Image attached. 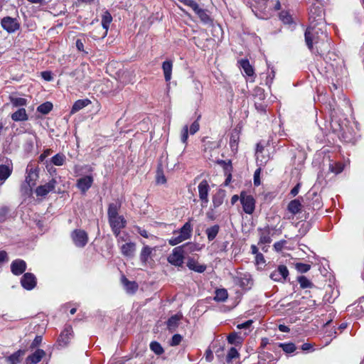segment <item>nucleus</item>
I'll list each match as a JSON object with an SVG mask.
<instances>
[{
  "instance_id": "1",
  "label": "nucleus",
  "mask_w": 364,
  "mask_h": 364,
  "mask_svg": "<svg viewBox=\"0 0 364 364\" xmlns=\"http://www.w3.org/2000/svg\"><path fill=\"white\" fill-rule=\"evenodd\" d=\"M309 20L310 25L304 33L306 44L312 53L321 55L329 48L323 18L320 16L316 20L311 15Z\"/></svg>"
},
{
  "instance_id": "2",
  "label": "nucleus",
  "mask_w": 364,
  "mask_h": 364,
  "mask_svg": "<svg viewBox=\"0 0 364 364\" xmlns=\"http://www.w3.org/2000/svg\"><path fill=\"white\" fill-rule=\"evenodd\" d=\"M193 228L190 220L186 222L179 230L178 235L171 237L168 240V244L171 246H175L186 240L191 237Z\"/></svg>"
},
{
  "instance_id": "3",
  "label": "nucleus",
  "mask_w": 364,
  "mask_h": 364,
  "mask_svg": "<svg viewBox=\"0 0 364 364\" xmlns=\"http://www.w3.org/2000/svg\"><path fill=\"white\" fill-rule=\"evenodd\" d=\"M71 238L73 244L78 248H83L88 242V235L86 231L82 229H76L71 233Z\"/></svg>"
},
{
  "instance_id": "4",
  "label": "nucleus",
  "mask_w": 364,
  "mask_h": 364,
  "mask_svg": "<svg viewBox=\"0 0 364 364\" xmlns=\"http://www.w3.org/2000/svg\"><path fill=\"white\" fill-rule=\"evenodd\" d=\"M243 210L247 214H252L255 208V200L252 196L242 192L240 196Z\"/></svg>"
},
{
  "instance_id": "5",
  "label": "nucleus",
  "mask_w": 364,
  "mask_h": 364,
  "mask_svg": "<svg viewBox=\"0 0 364 364\" xmlns=\"http://www.w3.org/2000/svg\"><path fill=\"white\" fill-rule=\"evenodd\" d=\"M112 21V16L111 14L108 11H105L102 16V33H100L99 35L92 34V37L94 39L105 38L106 36L107 35L109 26V24L111 23Z\"/></svg>"
},
{
  "instance_id": "6",
  "label": "nucleus",
  "mask_w": 364,
  "mask_h": 364,
  "mask_svg": "<svg viewBox=\"0 0 364 364\" xmlns=\"http://www.w3.org/2000/svg\"><path fill=\"white\" fill-rule=\"evenodd\" d=\"M184 253L181 247H175L168 257V262L176 267H181L183 264Z\"/></svg>"
},
{
  "instance_id": "7",
  "label": "nucleus",
  "mask_w": 364,
  "mask_h": 364,
  "mask_svg": "<svg viewBox=\"0 0 364 364\" xmlns=\"http://www.w3.org/2000/svg\"><path fill=\"white\" fill-rule=\"evenodd\" d=\"M109 225L115 236H118L120 233L121 229L124 228L126 225V220L122 215L111 218L108 219Z\"/></svg>"
},
{
  "instance_id": "8",
  "label": "nucleus",
  "mask_w": 364,
  "mask_h": 364,
  "mask_svg": "<svg viewBox=\"0 0 364 364\" xmlns=\"http://www.w3.org/2000/svg\"><path fill=\"white\" fill-rule=\"evenodd\" d=\"M198 196L202 202V205H206L209 202L208 194L210 191V186L206 180H203L198 186Z\"/></svg>"
},
{
  "instance_id": "9",
  "label": "nucleus",
  "mask_w": 364,
  "mask_h": 364,
  "mask_svg": "<svg viewBox=\"0 0 364 364\" xmlns=\"http://www.w3.org/2000/svg\"><path fill=\"white\" fill-rule=\"evenodd\" d=\"M289 275V270L284 265H279L277 269L272 272L270 278L276 282H284Z\"/></svg>"
},
{
  "instance_id": "10",
  "label": "nucleus",
  "mask_w": 364,
  "mask_h": 364,
  "mask_svg": "<svg viewBox=\"0 0 364 364\" xmlns=\"http://www.w3.org/2000/svg\"><path fill=\"white\" fill-rule=\"evenodd\" d=\"M1 26L9 33H13L19 28V23L16 18L6 16L2 18Z\"/></svg>"
},
{
  "instance_id": "11",
  "label": "nucleus",
  "mask_w": 364,
  "mask_h": 364,
  "mask_svg": "<svg viewBox=\"0 0 364 364\" xmlns=\"http://www.w3.org/2000/svg\"><path fill=\"white\" fill-rule=\"evenodd\" d=\"M21 284L24 289L31 290L36 286V278L32 273H25L21 277Z\"/></svg>"
},
{
  "instance_id": "12",
  "label": "nucleus",
  "mask_w": 364,
  "mask_h": 364,
  "mask_svg": "<svg viewBox=\"0 0 364 364\" xmlns=\"http://www.w3.org/2000/svg\"><path fill=\"white\" fill-rule=\"evenodd\" d=\"M92 183V177L90 176H86L77 179L76 186L82 193H85L86 191L91 187Z\"/></svg>"
},
{
  "instance_id": "13",
  "label": "nucleus",
  "mask_w": 364,
  "mask_h": 364,
  "mask_svg": "<svg viewBox=\"0 0 364 364\" xmlns=\"http://www.w3.org/2000/svg\"><path fill=\"white\" fill-rule=\"evenodd\" d=\"M26 269V263L22 259H15L11 264V270L14 275H20L23 274Z\"/></svg>"
},
{
  "instance_id": "14",
  "label": "nucleus",
  "mask_w": 364,
  "mask_h": 364,
  "mask_svg": "<svg viewBox=\"0 0 364 364\" xmlns=\"http://www.w3.org/2000/svg\"><path fill=\"white\" fill-rule=\"evenodd\" d=\"M55 183V181L53 179L44 185L39 186L36 189V195L38 196H46L50 191L54 189Z\"/></svg>"
},
{
  "instance_id": "15",
  "label": "nucleus",
  "mask_w": 364,
  "mask_h": 364,
  "mask_svg": "<svg viewBox=\"0 0 364 364\" xmlns=\"http://www.w3.org/2000/svg\"><path fill=\"white\" fill-rule=\"evenodd\" d=\"M45 355L46 352L43 350L37 349L33 353L26 358V364H37Z\"/></svg>"
},
{
  "instance_id": "16",
  "label": "nucleus",
  "mask_w": 364,
  "mask_h": 364,
  "mask_svg": "<svg viewBox=\"0 0 364 364\" xmlns=\"http://www.w3.org/2000/svg\"><path fill=\"white\" fill-rule=\"evenodd\" d=\"M136 251V244L134 242H127L122 245V254L127 257H133Z\"/></svg>"
},
{
  "instance_id": "17",
  "label": "nucleus",
  "mask_w": 364,
  "mask_h": 364,
  "mask_svg": "<svg viewBox=\"0 0 364 364\" xmlns=\"http://www.w3.org/2000/svg\"><path fill=\"white\" fill-rule=\"evenodd\" d=\"M26 173L27 176H26L25 181L28 184V186H32L33 187L38 178V173L36 170L33 168H29L28 167L26 168Z\"/></svg>"
},
{
  "instance_id": "18",
  "label": "nucleus",
  "mask_w": 364,
  "mask_h": 364,
  "mask_svg": "<svg viewBox=\"0 0 364 364\" xmlns=\"http://www.w3.org/2000/svg\"><path fill=\"white\" fill-rule=\"evenodd\" d=\"M225 198V191L222 189L218 190L212 198L213 208L220 206L223 203Z\"/></svg>"
},
{
  "instance_id": "19",
  "label": "nucleus",
  "mask_w": 364,
  "mask_h": 364,
  "mask_svg": "<svg viewBox=\"0 0 364 364\" xmlns=\"http://www.w3.org/2000/svg\"><path fill=\"white\" fill-rule=\"evenodd\" d=\"M155 248H151L148 245H145L143 247V248L141 250L140 255H139L140 260H141V263H143L144 264H146L147 263L148 259H149V258L151 257L152 251Z\"/></svg>"
},
{
  "instance_id": "20",
  "label": "nucleus",
  "mask_w": 364,
  "mask_h": 364,
  "mask_svg": "<svg viewBox=\"0 0 364 364\" xmlns=\"http://www.w3.org/2000/svg\"><path fill=\"white\" fill-rule=\"evenodd\" d=\"M172 68L173 63L170 60L164 61L162 64L164 78L166 82H168L171 79Z\"/></svg>"
},
{
  "instance_id": "21",
  "label": "nucleus",
  "mask_w": 364,
  "mask_h": 364,
  "mask_svg": "<svg viewBox=\"0 0 364 364\" xmlns=\"http://www.w3.org/2000/svg\"><path fill=\"white\" fill-rule=\"evenodd\" d=\"M258 364H275V360L271 353L262 352L259 355Z\"/></svg>"
},
{
  "instance_id": "22",
  "label": "nucleus",
  "mask_w": 364,
  "mask_h": 364,
  "mask_svg": "<svg viewBox=\"0 0 364 364\" xmlns=\"http://www.w3.org/2000/svg\"><path fill=\"white\" fill-rule=\"evenodd\" d=\"M121 281L127 292L134 293L137 290L138 285L135 282L129 281L124 276H122Z\"/></svg>"
},
{
  "instance_id": "23",
  "label": "nucleus",
  "mask_w": 364,
  "mask_h": 364,
  "mask_svg": "<svg viewBox=\"0 0 364 364\" xmlns=\"http://www.w3.org/2000/svg\"><path fill=\"white\" fill-rule=\"evenodd\" d=\"M302 205L298 199L292 200L288 204L287 209L293 215H296L301 211Z\"/></svg>"
},
{
  "instance_id": "24",
  "label": "nucleus",
  "mask_w": 364,
  "mask_h": 364,
  "mask_svg": "<svg viewBox=\"0 0 364 364\" xmlns=\"http://www.w3.org/2000/svg\"><path fill=\"white\" fill-rule=\"evenodd\" d=\"M220 231V226L218 225H214L205 230V234L209 241H213L218 235Z\"/></svg>"
},
{
  "instance_id": "25",
  "label": "nucleus",
  "mask_w": 364,
  "mask_h": 364,
  "mask_svg": "<svg viewBox=\"0 0 364 364\" xmlns=\"http://www.w3.org/2000/svg\"><path fill=\"white\" fill-rule=\"evenodd\" d=\"M193 11L200 18V21L204 23H209L211 22V18L207 14L206 11L203 9H200L198 4L197 5V9H193Z\"/></svg>"
},
{
  "instance_id": "26",
  "label": "nucleus",
  "mask_w": 364,
  "mask_h": 364,
  "mask_svg": "<svg viewBox=\"0 0 364 364\" xmlns=\"http://www.w3.org/2000/svg\"><path fill=\"white\" fill-rule=\"evenodd\" d=\"M11 119L15 122L26 121L28 116L24 108H19L16 112L11 114Z\"/></svg>"
},
{
  "instance_id": "27",
  "label": "nucleus",
  "mask_w": 364,
  "mask_h": 364,
  "mask_svg": "<svg viewBox=\"0 0 364 364\" xmlns=\"http://www.w3.org/2000/svg\"><path fill=\"white\" fill-rule=\"evenodd\" d=\"M90 103V100L88 99H83V100H77L74 105H73L72 109H71V114H74L82 108L85 107Z\"/></svg>"
},
{
  "instance_id": "28",
  "label": "nucleus",
  "mask_w": 364,
  "mask_h": 364,
  "mask_svg": "<svg viewBox=\"0 0 364 364\" xmlns=\"http://www.w3.org/2000/svg\"><path fill=\"white\" fill-rule=\"evenodd\" d=\"M120 206V203H112L109 205L107 210L108 219L119 215L118 212Z\"/></svg>"
},
{
  "instance_id": "29",
  "label": "nucleus",
  "mask_w": 364,
  "mask_h": 364,
  "mask_svg": "<svg viewBox=\"0 0 364 364\" xmlns=\"http://www.w3.org/2000/svg\"><path fill=\"white\" fill-rule=\"evenodd\" d=\"M183 250L184 255H188L189 253L198 251L200 250L198 245L193 242H187L183 245L178 246Z\"/></svg>"
},
{
  "instance_id": "30",
  "label": "nucleus",
  "mask_w": 364,
  "mask_h": 364,
  "mask_svg": "<svg viewBox=\"0 0 364 364\" xmlns=\"http://www.w3.org/2000/svg\"><path fill=\"white\" fill-rule=\"evenodd\" d=\"M240 67L243 69L245 73L248 76H252L254 74V70L250 62L247 59H242L239 61Z\"/></svg>"
},
{
  "instance_id": "31",
  "label": "nucleus",
  "mask_w": 364,
  "mask_h": 364,
  "mask_svg": "<svg viewBox=\"0 0 364 364\" xmlns=\"http://www.w3.org/2000/svg\"><path fill=\"white\" fill-rule=\"evenodd\" d=\"M218 164L223 165V168L225 170V173L226 175H228L227 178L225 181V185L227 186L230 183L231 180V170H232V165L230 161H228V163L225 161H218Z\"/></svg>"
},
{
  "instance_id": "32",
  "label": "nucleus",
  "mask_w": 364,
  "mask_h": 364,
  "mask_svg": "<svg viewBox=\"0 0 364 364\" xmlns=\"http://www.w3.org/2000/svg\"><path fill=\"white\" fill-rule=\"evenodd\" d=\"M25 351L22 350H18L10 356L7 358V360L11 364H17L21 362V357L24 355Z\"/></svg>"
},
{
  "instance_id": "33",
  "label": "nucleus",
  "mask_w": 364,
  "mask_h": 364,
  "mask_svg": "<svg viewBox=\"0 0 364 364\" xmlns=\"http://www.w3.org/2000/svg\"><path fill=\"white\" fill-rule=\"evenodd\" d=\"M187 266L190 269L199 273L203 272L206 269L205 266L197 263L193 259H189L187 263Z\"/></svg>"
},
{
  "instance_id": "34",
  "label": "nucleus",
  "mask_w": 364,
  "mask_h": 364,
  "mask_svg": "<svg viewBox=\"0 0 364 364\" xmlns=\"http://www.w3.org/2000/svg\"><path fill=\"white\" fill-rule=\"evenodd\" d=\"M12 168L6 165H0V181H5L11 174Z\"/></svg>"
},
{
  "instance_id": "35",
  "label": "nucleus",
  "mask_w": 364,
  "mask_h": 364,
  "mask_svg": "<svg viewBox=\"0 0 364 364\" xmlns=\"http://www.w3.org/2000/svg\"><path fill=\"white\" fill-rule=\"evenodd\" d=\"M72 77L75 78L73 82H75V84L78 85L84 81L85 75L82 68H77L73 72Z\"/></svg>"
},
{
  "instance_id": "36",
  "label": "nucleus",
  "mask_w": 364,
  "mask_h": 364,
  "mask_svg": "<svg viewBox=\"0 0 364 364\" xmlns=\"http://www.w3.org/2000/svg\"><path fill=\"white\" fill-rule=\"evenodd\" d=\"M58 346L65 348L68 343V331L65 329L59 336L57 341Z\"/></svg>"
},
{
  "instance_id": "37",
  "label": "nucleus",
  "mask_w": 364,
  "mask_h": 364,
  "mask_svg": "<svg viewBox=\"0 0 364 364\" xmlns=\"http://www.w3.org/2000/svg\"><path fill=\"white\" fill-rule=\"evenodd\" d=\"M228 296V294L226 289H220L215 291V296L214 299L217 301H225Z\"/></svg>"
},
{
  "instance_id": "38",
  "label": "nucleus",
  "mask_w": 364,
  "mask_h": 364,
  "mask_svg": "<svg viewBox=\"0 0 364 364\" xmlns=\"http://www.w3.org/2000/svg\"><path fill=\"white\" fill-rule=\"evenodd\" d=\"M297 280L302 289L313 288L314 287V284L304 276L299 277Z\"/></svg>"
},
{
  "instance_id": "39",
  "label": "nucleus",
  "mask_w": 364,
  "mask_h": 364,
  "mask_svg": "<svg viewBox=\"0 0 364 364\" xmlns=\"http://www.w3.org/2000/svg\"><path fill=\"white\" fill-rule=\"evenodd\" d=\"M52 108L53 104L50 102H46L39 105L37 108V111L43 114H46L51 111Z\"/></svg>"
},
{
  "instance_id": "40",
  "label": "nucleus",
  "mask_w": 364,
  "mask_h": 364,
  "mask_svg": "<svg viewBox=\"0 0 364 364\" xmlns=\"http://www.w3.org/2000/svg\"><path fill=\"white\" fill-rule=\"evenodd\" d=\"M65 156L63 154H57L51 158L52 163L55 166H61L65 161Z\"/></svg>"
},
{
  "instance_id": "41",
  "label": "nucleus",
  "mask_w": 364,
  "mask_h": 364,
  "mask_svg": "<svg viewBox=\"0 0 364 364\" xmlns=\"http://www.w3.org/2000/svg\"><path fill=\"white\" fill-rule=\"evenodd\" d=\"M272 241L269 236V230L267 228L266 230H263L260 235L259 242L262 244L270 243Z\"/></svg>"
},
{
  "instance_id": "42",
  "label": "nucleus",
  "mask_w": 364,
  "mask_h": 364,
  "mask_svg": "<svg viewBox=\"0 0 364 364\" xmlns=\"http://www.w3.org/2000/svg\"><path fill=\"white\" fill-rule=\"evenodd\" d=\"M86 42V39L84 36L78 37L75 41V46L78 51L83 52L87 54V52L84 50V44Z\"/></svg>"
},
{
  "instance_id": "43",
  "label": "nucleus",
  "mask_w": 364,
  "mask_h": 364,
  "mask_svg": "<svg viewBox=\"0 0 364 364\" xmlns=\"http://www.w3.org/2000/svg\"><path fill=\"white\" fill-rule=\"evenodd\" d=\"M151 350L156 355H161L164 353V349L161 344L156 341H153L150 343Z\"/></svg>"
},
{
  "instance_id": "44",
  "label": "nucleus",
  "mask_w": 364,
  "mask_h": 364,
  "mask_svg": "<svg viewBox=\"0 0 364 364\" xmlns=\"http://www.w3.org/2000/svg\"><path fill=\"white\" fill-rule=\"evenodd\" d=\"M180 317L177 315L172 316L167 321V326L169 330L175 328L178 326Z\"/></svg>"
},
{
  "instance_id": "45",
  "label": "nucleus",
  "mask_w": 364,
  "mask_h": 364,
  "mask_svg": "<svg viewBox=\"0 0 364 364\" xmlns=\"http://www.w3.org/2000/svg\"><path fill=\"white\" fill-rule=\"evenodd\" d=\"M279 347L287 353H293L296 350V346L293 343H279Z\"/></svg>"
},
{
  "instance_id": "46",
  "label": "nucleus",
  "mask_w": 364,
  "mask_h": 364,
  "mask_svg": "<svg viewBox=\"0 0 364 364\" xmlns=\"http://www.w3.org/2000/svg\"><path fill=\"white\" fill-rule=\"evenodd\" d=\"M239 357V353L235 348H231L226 356V362L227 363H231L232 359L237 358Z\"/></svg>"
},
{
  "instance_id": "47",
  "label": "nucleus",
  "mask_w": 364,
  "mask_h": 364,
  "mask_svg": "<svg viewBox=\"0 0 364 364\" xmlns=\"http://www.w3.org/2000/svg\"><path fill=\"white\" fill-rule=\"evenodd\" d=\"M228 341L231 344L240 343L242 338L235 332H232L228 336Z\"/></svg>"
},
{
  "instance_id": "48",
  "label": "nucleus",
  "mask_w": 364,
  "mask_h": 364,
  "mask_svg": "<svg viewBox=\"0 0 364 364\" xmlns=\"http://www.w3.org/2000/svg\"><path fill=\"white\" fill-rule=\"evenodd\" d=\"M11 102L15 107H21L26 105L27 100L22 97H11Z\"/></svg>"
},
{
  "instance_id": "49",
  "label": "nucleus",
  "mask_w": 364,
  "mask_h": 364,
  "mask_svg": "<svg viewBox=\"0 0 364 364\" xmlns=\"http://www.w3.org/2000/svg\"><path fill=\"white\" fill-rule=\"evenodd\" d=\"M295 267L298 272L304 273L308 272L311 269V265L309 264L298 262L295 264Z\"/></svg>"
},
{
  "instance_id": "50",
  "label": "nucleus",
  "mask_w": 364,
  "mask_h": 364,
  "mask_svg": "<svg viewBox=\"0 0 364 364\" xmlns=\"http://www.w3.org/2000/svg\"><path fill=\"white\" fill-rule=\"evenodd\" d=\"M9 211V208L6 206H2L0 208V223L4 222L6 220Z\"/></svg>"
},
{
  "instance_id": "51",
  "label": "nucleus",
  "mask_w": 364,
  "mask_h": 364,
  "mask_svg": "<svg viewBox=\"0 0 364 364\" xmlns=\"http://www.w3.org/2000/svg\"><path fill=\"white\" fill-rule=\"evenodd\" d=\"M32 186H28V184L25 181L24 183L21 185V191L23 194L29 195L32 192Z\"/></svg>"
},
{
  "instance_id": "52",
  "label": "nucleus",
  "mask_w": 364,
  "mask_h": 364,
  "mask_svg": "<svg viewBox=\"0 0 364 364\" xmlns=\"http://www.w3.org/2000/svg\"><path fill=\"white\" fill-rule=\"evenodd\" d=\"M182 341V336L180 334H175L173 336L170 345L172 346H175L178 345Z\"/></svg>"
},
{
  "instance_id": "53",
  "label": "nucleus",
  "mask_w": 364,
  "mask_h": 364,
  "mask_svg": "<svg viewBox=\"0 0 364 364\" xmlns=\"http://www.w3.org/2000/svg\"><path fill=\"white\" fill-rule=\"evenodd\" d=\"M188 137V126L186 125L183 127V128L182 129L181 141L183 144H186L187 141Z\"/></svg>"
},
{
  "instance_id": "54",
  "label": "nucleus",
  "mask_w": 364,
  "mask_h": 364,
  "mask_svg": "<svg viewBox=\"0 0 364 364\" xmlns=\"http://www.w3.org/2000/svg\"><path fill=\"white\" fill-rule=\"evenodd\" d=\"M260 172H261V168H257L254 173V184L256 186H258L260 185V178H259Z\"/></svg>"
},
{
  "instance_id": "55",
  "label": "nucleus",
  "mask_w": 364,
  "mask_h": 364,
  "mask_svg": "<svg viewBox=\"0 0 364 364\" xmlns=\"http://www.w3.org/2000/svg\"><path fill=\"white\" fill-rule=\"evenodd\" d=\"M42 340H43V338H42L41 336H36V338H34V340L33 341V342L31 344V348H35L37 346H38L41 343Z\"/></svg>"
},
{
  "instance_id": "56",
  "label": "nucleus",
  "mask_w": 364,
  "mask_h": 364,
  "mask_svg": "<svg viewBox=\"0 0 364 364\" xmlns=\"http://www.w3.org/2000/svg\"><path fill=\"white\" fill-rule=\"evenodd\" d=\"M41 77L46 81H51L53 80L52 73L50 71H43L41 73Z\"/></svg>"
},
{
  "instance_id": "57",
  "label": "nucleus",
  "mask_w": 364,
  "mask_h": 364,
  "mask_svg": "<svg viewBox=\"0 0 364 364\" xmlns=\"http://www.w3.org/2000/svg\"><path fill=\"white\" fill-rule=\"evenodd\" d=\"M199 123L197 121H195L192 123L190 127V133L191 134H194L199 129Z\"/></svg>"
},
{
  "instance_id": "58",
  "label": "nucleus",
  "mask_w": 364,
  "mask_h": 364,
  "mask_svg": "<svg viewBox=\"0 0 364 364\" xmlns=\"http://www.w3.org/2000/svg\"><path fill=\"white\" fill-rule=\"evenodd\" d=\"M252 323H253L252 320H248L242 323L238 324L237 326V328L239 329L249 328L251 326V325L252 324Z\"/></svg>"
},
{
  "instance_id": "59",
  "label": "nucleus",
  "mask_w": 364,
  "mask_h": 364,
  "mask_svg": "<svg viewBox=\"0 0 364 364\" xmlns=\"http://www.w3.org/2000/svg\"><path fill=\"white\" fill-rule=\"evenodd\" d=\"M254 95L258 96L260 100L264 99V90L260 87H256L254 90Z\"/></svg>"
},
{
  "instance_id": "60",
  "label": "nucleus",
  "mask_w": 364,
  "mask_h": 364,
  "mask_svg": "<svg viewBox=\"0 0 364 364\" xmlns=\"http://www.w3.org/2000/svg\"><path fill=\"white\" fill-rule=\"evenodd\" d=\"M255 259L257 264H264L265 262L264 256L262 253L257 254Z\"/></svg>"
},
{
  "instance_id": "61",
  "label": "nucleus",
  "mask_w": 364,
  "mask_h": 364,
  "mask_svg": "<svg viewBox=\"0 0 364 364\" xmlns=\"http://www.w3.org/2000/svg\"><path fill=\"white\" fill-rule=\"evenodd\" d=\"M300 188V183L296 184L291 191L290 193L292 196H296Z\"/></svg>"
},
{
  "instance_id": "62",
  "label": "nucleus",
  "mask_w": 364,
  "mask_h": 364,
  "mask_svg": "<svg viewBox=\"0 0 364 364\" xmlns=\"http://www.w3.org/2000/svg\"><path fill=\"white\" fill-rule=\"evenodd\" d=\"M331 171L336 173H339L343 171V166L341 164H338L336 167H332Z\"/></svg>"
},
{
  "instance_id": "63",
  "label": "nucleus",
  "mask_w": 364,
  "mask_h": 364,
  "mask_svg": "<svg viewBox=\"0 0 364 364\" xmlns=\"http://www.w3.org/2000/svg\"><path fill=\"white\" fill-rule=\"evenodd\" d=\"M213 358V355L212 351L210 350H209V349L205 351V359H206V360L210 362V361L212 360Z\"/></svg>"
},
{
  "instance_id": "64",
  "label": "nucleus",
  "mask_w": 364,
  "mask_h": 364,
  "mask_svg": "<svg viewBox=\"0 0 364 364\" xmlns=\"http://www.w3.org/2000/svg\"><path fill=\"white\" fill-rule=\"evenodd\" d=\"M313 348V345L309 343H304L301 346V349L304 351L310 350Z\"/></svg>"
}]
</instances>
